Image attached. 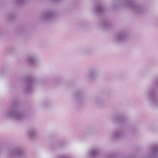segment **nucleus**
Here are the masks:
<instances>
[{
    "label": "nucleus",
    "instance_id": "obj_18",
    "mask_svg": "<svg viewBox=\"0 0 158 158\" xmlns=\"http://www.w3.org/2000/svg\"><path fill=\"white\" fill-rule=\"evenodd\" d=\"M86 27V24L84 22H83L79 23L77 24V27L80 29H84Z\"/></svg>",
    "mask_w": 158,
    "mask_h": 158
},
{
    "label": "nucleus",
    "instance_id": "obj_19",
    "mask_svg": "<svg viewBox=\"0 0 158 158\" xmlns=\"http://www.w3.org/2000/svg\"><path fill=\"white\" fill-rule=\"evenodd\" d=\"M82 52L85 54H87L91 53L92 50L89 48H85L83 49Z\"/></svg>",
    "mask_w": 158,
    "mask_h": 158
},
{
    "label": "nucleus",
    "instance_id": "obj_15",
    "mask_svg": "<svg viewBox=\"0 0 158 158\" xmlns=\"http://www.w3.org/2000/svg\"><path fill=\"white\" fill-rule=\"evenodd\" d=\"M99 154L98 149H93L91 150L89 152V155L91 157H94L98 156Z\"/></svg>",
    "mask_w": 158,
    "mask_h": 158
},
{
    "label": "nucleus",
    "instance_id": "obj_7",
    "mask_svg": "<svg viewBox=\"0 0 158 158\" xmlns=\"http://www.w3.org/2000/svg\"><path fill=\"white\" fill-rule=\"evenodd\" d=\"M73 97L76 101L78 103L82 102L84 99L85 94L84 90L81 88H78L73 92Z\"/></svg>",
    "mask_w": 158,
    "mask_h": 158
},
{
    "label": "nucleus",
    "instance_id": "obj_12",
    "mask_svg": "<svg viewBox=\"0 0 158 158\" xmlns=\"http://www.w3.org/2000/svg\"><path fill=\"white\" fill-rule=\"evenodd\" d=\"M105 6L102 4H98L96 7L94 8L93 10L94 12L97 15H99L102 13L104 11Z\"/></svg>",
    "mask_w": 158,
    "mask_h": 158
},
{
    "label": "nucleus",
    "instance_id": "obj_13",
    "mask_svg": "<svg viewBox=\"0 0 158 158\" xmlns=\"http://www.w3.org/2000/svg\"><path fill=\"white\" fill-rule=\"evenodd\" d=\"M28 134L31 138L34 139L37 136V131L35 128H30L28 131Z\"/></svg>",
    "mask_w": 158,
    "mask_h": 158
},
{
    "label": "nucleus",
    "instance_id": "obj_11",
    "mask_svg": "<svg viewBox=\"0 0 158 158\" xmlns=\"http://www.w3.org/2000/svg\"><path fill=\"white\" fill-rule=\"evenodd\" d=\"M26 61L29 65H32L34 67L39 65V62L36 56L33 55L28 56L26 59Z\"/></svg>",
    "mask_w": 158,
    "mask_h": 158
},
{
    "label": "nucleus",
    "instance_id": "obj_4",
    "mask_svg": "<svg viewBox=\"0 0 158 158\" xmlns=\"http://www.w3.org/2000/svg\"><path fill=\"white\" fill-rule=\"evenodd\" d=\"M25 155L22 148L19 146H16L10 150L6 156L8 158H22Z\"/></svg>",
    "mask_w": 158,
    "mask_h": 158
},
{
    "label": "nucleus",
    "instance_id": "obj_14",
    "mask_svg": "<svg viewBox=\"0 0 158 158\" xmlns=\"http://www.w3.org/2000/svg\"><path fill=\"white\" fill-rule=\"evenodd\" d=\"M94 102L97 106L100 107L103 105V101L101 96H97L94 99Z\"/></svg>",
    "mask_w": 158,
    "mask_h": 158
},
{
    "label": "nucleus",
    "instance_id": "obj_8",
    "mask_svg": "<svg viewBox=\"0 0 158 158\" xmlns=\"http://www.w3.org/2000/svg\"><path fill=\"white\" fill-rule=\"evenodd\" d=\"M56 18V15L54 12L48 10L45 12L40 17L42 21L45 22H50Z\"/></svg>",
    "mask_w": 158,
    "mask_h": 158
},
{
    "label": "nucleus",
    "instance_id": "obj_26",
    "mask_svg": "<svg viewBox=\"0 0 158 158\" xmlns=\"http://www.w3.org/2000/svg\"><path fill=\"white\" fill-rule=\"evenodd\" d=\"M53 2H55V1H60V0H51Z\"/></svg>",
    "mask_w": 158,
    "mask_h": 158
},
{
    "label": "nucleus",
    "instance_id": "obj_1",
    "mask_svg": "<svg viewBox=\"0 0 158 158\" xmlns=\"http://www.w3.org/2000/svg\"><path fill=\"white\" fill-rule=\"evenodd\" d=\"M119 6L128 8L134 14L138 15L144 14L146 10L144 5L138 0H120L117 5H114L113 7L116 8Z\"/></svg>",
    "mask_w": 158,
    "mask_h": 158
},
{
    "label": "nucleus",
    "instance_id": "obj_2",
    "mask_svg": "<svg viewBox=\"0 0 158 158\" xmlns=\"http://www.w3.org/2000/svg\"><path fill=\"white\" fill-rule=\"evenodd\" d=\"M18 101L14 100L9 107L8 110L4 112V115L7 118H11L17 121L21 122L27 117V115L21 111L18 105Z\"/></svg>",
    "mask_w": 158,
    "mask_h": 158
},
{
    "label": "nucleus",
    "instance_id": "obj_5",
    "mask_svg": "<svg viewBox=\"0 0 158 158\" xmlns=\"http://www.w3.org/2000/svg\"><path fill=\"white\" fill-rule=\"evenodd\" d=\"M129 36V35L127 30L123 29L116 34L115 40L118 43H124L127 41Z\"/></svg>",
    "mask_w": 158,
    "mask_h": 158
},
{
    "label": "nucleus",
    "instance_id": "obj_23",
    "mask_svg": "<svg viewBox=\"0 0 158 158\" xmlns=\"http://www.w3.org/2000/svg\"><path fill=\"white\" fill-rule=\"evenodd\" d=\"M15 15L13 14H11L9 15V17L11 19H13L15 18Z\"/></svg>",
    "mask_w": 158,
    "mask_h": 158
},
{
    "label": "nucleus",
    "instance_id": "obj_20",
    "mask_svg": "<svg viewBox=\"0 0 158 158\" xmlns=\"http://www.w3.org/2000/svg\"><path fill=\"white\" fill-rule=\"evenodd\" d=\"M9 51L10 53H12L15 52L16 51V49L15 48H11L9 49Z\"/></svg>",
    "mask_w": 158,
    "mask_h": 158
},
{
    "label": "nucleus",
    "instance_id": "obj_16",
    "mask_svg": "<svg viewBox=\"0 0 158 158\" xmlns=\"http://www.w3.org/2000/svg\"><path fill=\"white\" fill-rule=\"evenodd\" d=\"M117 120L118 122L121 123H125L127 121V118L125 115L121 114L118 117Z\"/></svg>",
    "mask_w": 158,
    "mask_h": 158
},
{
    "label": "nucleus",
    "instance_id": "obj_25",
    "mask_svg": "<svg viewBox=\"0 0 158 158\" xmlns=\"http://www.w3.org/2000/svg\"><path fill=\"white\" fill-rule=\"evenodd\" d=\"M57 158H68V157L65 156H60Z\"/></svg>",
    "mask_w": 158,
    "mask_h": 158
},
{
    "label": "nucleus",
    "instance_id": "obj_24",
    "mask_svg": "<svg viewBox=\"0 0 158 158\" xmlns=\"http://www.w3.org/2000/svg\"><path fill=\"white\" fill-rule=\"evenodd\" d=\"M106 158H116V156L114 155H109V156L107 157Z\"/></svg>",
    "mask_w": 158,
    "mask_h": 158
},
{
    "label": "nucleus",
    "instance_id": "obj_21",
    "mask_svg": "<svg viewBox=\"0 0 158 158\" xmlns=\"http://www.w3.org/2000/svg\"><path fill=\"white\" fill-rule=\"evenodd\" d=\"M25 0H15V2L16 3L20 4L23 3L25 2Z\"/></svg>",
    "mask_w": 158,
    "mask_h": 158
},
{
    "label": "nucleus",
    "instance_id": "obj_22",
    "mask_svg": "<svg viewBox=\"0 0 158 158\" xmlns=\"http://www.w3.org/2000/svg\"><path fill=\"white\" fill-rule=\"evenodd\" d=\"M50 103L48 102H44L43 104V105L44 107H47L50 105Z\"/></svg>",
    "mask_w": 158,
    "mask_h": 158
},
{
    "label": "nucleus",
    "instance_id": "obj_6",
    "mask_svg": "<svg viewBox=\"0 0 158 158\" xmlns=\"http://www.w3.org/2000/svg\"><path fill=\"white\" fill-rule=\"evenodd\" d=\"M35 85V81L34 78L29 77L27 78L26 83L23 85V89L26 93H28L33 90Z\"/></svg>",
    "mask_w": 158,
    "mask_h": 158
},
{
    "label": "nucleus",
    "instance_id": "obj_17",
    "mask_svg": "<svg viewBox=\"0 0 158 158\" xmlns=\"http://www.w3.org/2000/svg\"><path fill=\"white\" fill-rule=\"evenodd\" d=\"M101 26L105 29H108L110 26V24L107 21H103L102 22L101 24Z\"/></svg>",
    "mask_w": 158,
    "mask_h": 158
},
{
    "label": "nucleus",
    "instance_id": "obj_9",
    "mask_svg": "<svg viewBox=\"0 0 158 158\" xmlns=\"http://www.w3.org/2000/svg\"><path fill=\"white\" fill-rule=\"evenodd\" d=\"M99 72L98 69L95 67L91 68L88 72L86 79L89 81L95 80L98 77Z\"/></svg>",
    "mask_w": 158,
    "mask_h": 158
},
{
    "label": "nucleus",
    "instance_id": "obj_3",
    "mask_svg": "<svg viewBox=\"0 0 158 158\" xmlns=\"http://www.w3.org/2000/svg\"><path fill=\"white\" fill-rule=\"evenodd\" d=\"M158 88V81L151 89L148 91L146 95L148 101L151 104L156 108H158V98L156 91Z\"/></svg>",
    "mask_w": 158,
    "mask_h": 158
},
{
    "label": "nucleus",
    "instance_id": "obj_10",
    "mask_svg": "<svg viewBox=\"0 0 158 158\" xmlns=\"http://www.w3.org/2000/svg\"><path fill=\"white\" fill-rule=\"evenodd\" d=\"M126 136V133L123 130L118 129L114 131L111 135L112 138L116 140L122 139Z\"/></svg>",
    "mask_w": 158,
    "mask_h": 158
}]
</instances>
